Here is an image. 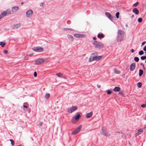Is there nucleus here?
<instances>
[{
  "instance_id": "obj_9",
  "label": "nucleus",
  "mask_w": 146,
  "mask_h": 146,
  "mask_svg": "<svg viewBox=\"0 0 146 146\" xmlns=\"http://www.w3.org/2000/svg\"><path fill=\"white\" fill-rule=\"evenodd\" d=\"M136 64L135 63H132L130 66V69L131 71H133L135 68Z\"/></svg>"
},
{
  "instance_id": "obj_32",
  "label": "nucleus",
  "mask_w": 146,
  "mask_h": 146,
  "mask_svg": "<svg viewBox=\"0 0 146 146\" xmlns=\"http://www.w3.org/2000/svg\"><path fill=\"white\" fill-rule=\"evenodd\" d=\"M137 86L139 88H141L142 86V83L141 82H139L137 84Z\"/></svg>"
},
{
  "instance_id": "obj_15",
  "label": "nucleus",
  "mask_w": 146,
  "mask_h": 146,
  "mask_svg": "<svg viewBox=\"0 0 146 146\" xmlns=\"http://www.w3.org/2000/svg\"><path fill=\"white\" fill-rule=\"evenodd\" d=\"M143 131L142 129H139L138 131V132L135 134V136H137L141 134L142 132Z\"/></svg>"
},
{
  "instance_id": "obj_35",
  "label": "nucleus",
  "mask_w": 146,
  "mask_h": 146,
  "mask_svg": "<svg viewBox=\"0 0 146 146\" xmlns=\"http://www.w3.org/2000/svg\"><path fill=\"white\" fill-rule=\"evenodd\" d=\"M139 4V3L138 2H136L135 3L133 4V6L134 7H137Z\"/></svg>"
},
{
  "instance_id": "obj_44",
  "label": "nucleus",
  "mask_w": 146,
  "mask_h": 146,
  "mask_svg": "<svg viewBox=\"0 0 146 146\" xmlns=\"http://www.w3.org/2000/svg\"><path fill=\"white\" fill-rule=\"evenodd\" d=\"M44 5V3H42L40 4V6H42Z\"/></svg>"
},
{
  "instance_id": "obj_53",
  "label": "nucleus",
  "mask_w": 146,
  "mask_h": 146,
  "mask_svg": "<svg viewBox=\"0 0 146 146\" xmlns=\"http://www.w3.org/2000/svg\"><path fill=\"white\" fill-rule=\"evenodd\" d=\"M97 86L98 88H100L101 87V86L100 85H97Z\"/></svg>"
},
{
  "instance_id": "obj_59",
  "label": "nucleus",
  "mask_w": 146,
  "mask_h": 146,
  "mask_svg": "<svg viewBox=\"0 0 146 146\" xmlns=\"http://www.w3.org/2000/svg\"><path fill=\"white\" fill-rule=\"evenodd\" d=\"M143 68L144 69H145V67H143Z\"/></svg>"
},
{
  "instance_id": "obj_34",
  "label": "nucleus",
  "mask_w": 146,
  "mask_h": 146,
  "mask_svg": "<svg viewBox=\"0 0 146 146\" xmlns=\"http://www.w3.org/2000/svg\"><path fill=\"white\" fill-rule=\"evenodd\" d=\"M142 21V19L141 18H139L138 19V21L139 23H140Z\"/></svg>"
},
{
  "instance_id": "obj_57",
  "label": "nucleus",
  "mask_w": 146,
  "mask_h": 146,
  "mask_svg": "<svg viewBox=\"0 0 146 146\" xmlns=\"http://www.w3.org/2000/svg\"><path fill=\"white\" fill-rule=\"evenodd\" d=\"M21 4L22 5H23V2H22V3H21Z\"/></svg>"
},
{
  "instance_id": "obj_28",
  "label": "nucleus",
  "mask_w": 146,
  "mask_h": 146,
  "mask_svg": "<svg viewBox=\"0 0 146 146\" xmlns=\"http://www.w3.org/2000/svg\"><path fill=\"white\" fill-rule=\"evenodd\" d=\"M9 141L11 142V144L13 146L14 145L15 143L14 141L12 139H10Z\"/></svg>"
},
{
  "instance_id": "obj_23",
  "label": "nucleus",
  "mask_w": 146,
  "mask_h": 146,
  "mask_svg": "<svg viewBox=\"0 0 146 146\" xmlns=\"http://www.w3.org/2000/svg\"><path fill=\"white\" fill-rule=\"evenodd\" d=\"M5 45V43L4 42H0V45H1L2 47H4Z\"/></svg>"
},
{
  "instance_id": "obj_16",
  "label": "nucleus",
  "mask_w": 146,
  "mask_h": 146,
  "mask_svg": "<svg viewBox=\"0 0 146 146\" xmlns=\"http://www.w3.org/2000/svg\"><path fill=\"white\" fill-rule=\"evenodd\" d=\"M19 8L18 6H15L12 7V9L13 12L17 11L19 10Z\"/></svg>"
},
{
  "instance_id": "obj_12",
  "label": "nucleus",
  "mask_w": 146,
  "mask_h": 146,
  "mask_svg": "<svg viewBox=\"0 0 146 146\" xmlns=\"http://www.w3.org/2000/svg\"><path fill=\"white\" fill-rule=\"evenodd\" d=\"M93 113L92 111H91L89 113H87L86 114V118H89L92 117V115Z\"/></svg>"
},
{
  "instance_id": "obj_33",
  "label": "nucleus",
  "mask_w": 146,
  "mask_h": 146,
  "mask_svg": "<svg viewBox=\"0 0 146 146\" xmlns=\"http://www.w3.org/2000/svg\"><path fill=\"white\" fill-rule=\"evenodd\" d=\"M141 59L142 60H144L146 59V55L144 56H142L141 57Z\"/></svg>"
},
{
  "instance_id": "obj_43",
  "label": "nucleus",
  "mask_w": 146,
  "mask_h": 146,
  "mask_svg": "<svg viewBox=\"0 0 146 146\" xmlns=\"http://www.w3.org/2000/svg\"><path fill=\"white\" fill-rule=\"evenodd\" d=\"M33 55V53H31V54H27V56H31Z\"/></svg>"
},
{
  "instance_id": "obj_55",
  "label": "nucleus",
  "mask_w": 146,
  "mask_h": 146,
  "mask_svg": "<svg viewBox=\"0 0 146 146\" xmlns=\"http://www.w3.org/2000/svg\"><path fill=\"white\" fill-rule=\"evenodd\" d=\"M2 17H1V15H0V19L2 18Z\"/></svg>"
},
{
  "instance_id": "obj_39",
  "label": "nucleus",
  "mask_w": 146,
  "mask_h": 146,
  "mask_svg": "<svg viewBox=\"0 0 146 146\" xmlns=\"http://www.w3.org/2000/svg\"><path fill=\"white\" fill-rule=\"evenodd\" d=\"M141 107L142 108H145L146 106V103L145 104H143L141 105Z\"/></svg>"
},
{
  "instance_id": "obj_60",
  "label": "nucleus",
  "mask_w": 146,
  "mask_h": 146,
  "mask_svg": "<svg viewBox=\"0 0 146 146\" xmlns=\"http://www.w3.org/2000/svg\"><path fill=\"white\" fill-rule=\"evenodd\" d=\"M145 128H146V126L145 127Z\"/></svg>"
},
{
  "instance_id": "obj_13",
  "label": "nucleus",
  "mask_w": 146,
  "mask_h": 146,
  "mask_svg": "<svg viewBox=\"0 0 146 146\" xmlns=\"http://www.w3.org/2000/svg\"><path fill=\"white\" fill-rule=\"evenodd\" d=\"M74 36L77 38H82L84 37V35H83L80 34H74Z\"/></svg>"
},
{
  "instance_id": "obj_2",
  "label": "nucleus",
  "mask_w": 146,
  "mask_h": 146,
  "mask_svg": "<svg viewBox=\"0 0 146 146\" xmlns=\"http://www.w3.org/2000/svg\"><path fill=\"white\" fill-rule=\"evenodd\" d=\"M94 54L97 55V52H95L92 54L89 60V62H91L94 60H99L101 59L102 58L101 56H94Z\"/></svg>"
},
{
  "instance_id": "obj_27",
  "label": "nucleus",
  "mask_w": 146,
  "mask_h": 146,
  "mask_svg": "<svg viewBox=\"0 0 146 146\" xmlns=\"http://www.w3.org/2000/svg\"><path fill=\"white\" fill-rule=\"evenodd\" d=\"M116 135H119L120 136H122L123 134L121 133H120L119 132H116Z\"/></svg>"
},
{
  "instance_id": "obj_56",
  "label": "nucleus",
  "mask_w": 146,
  "mask_h": 146,
  "mask_svg": "<svg viewBox=\"0 0 146 146\" xmlns=\"http://www.w3.org/2000/svg\"><path fill=\"white\" fill-rule=\"evenodd\" d=\"M125 26H126L127 27H128V25H127V24H126V25H125Z\"/></svg>"
},
{
  "instance_id": "obj_41",
  "label": "nucleus",
  "mask_w": 146,
  "mask_h": 146,
  "mask_svg": "<svg viewBox=\"0 0 146 146\" xmlns=\"http://www.w3.org/2000/svg\"><path fill=\"white\" fill-rule=\"evenodd\" d=\"M119 94L120 95H121V96H123V95H124V94L122 91H120L119 92Z\"/></svg>"
},
{
  "instance_id": "obj_49",
  "label": "nucleus",
  "mask_w": 146,
  "mask_h": 146,
  "mask_svg": "<svg viewBox=\"0 0 146 146\" xmlns=\"http://www.w3.org/2000/svg\"><path fill=\"white\" fill-rule=\"evenodd\" d=\"M23 107L24 108H27V106L26 105H23Z\"/></svg>"
},
{
  "instance_id": "obj_5",
  "label": "nucleus",
  "mask_w": 146,
  "mask_h": 146,
  "mask_svg": "<svg viewBox=\"0 0 146 146\" xmlns=\"http://www.w3.org/2000/svg\"><path fill=\"white\" fill-rule=\"evenodd\" d=\"M82 126L81 125H80L79 126H78V127H77L74 131L72 133V135H76L78 133L80 130L81 128H82Z\"/></svg>"
},
{
  "instance_id": "obj_52",
  "label": "nucleus",
  "mask_w": 146,
  "mask_h": 146,
  "mask_svg": "<svg viewBox=\"0 0 146 146\" xmlns=\"http://www.w3.org/2000/svg\"><path fill=\"white\" fill-rule=\"evenodd\" d=\"M93 40H95L96 39V38L95 37H94L93 38Z\"/></svg>"
},
{
  "instance_id": "obj_20",
  "label": "nucleus",
  "mask_w": 146,
  "mask_h": 146,
  "mask_svg": "<svg viewBox=\"0 0 146 146\" xmlns=\"http://www.w3.org/2000/svg\"><path fill=\"white\" fill-rule=\"evenodd\" d=\"M97 36L98 38H103L104 37V35L102 33V34L98 33V35Z\"/></svg>"
},
{
  "instance_id": "obj_10",
  "label": "nucleus",
  "mask_w": 146,
  "mask_h": 146,
  "mask_svg": "<svg viewBox=\"0 0 146 146\" xmlns=\"http://www.w3.org/2000/svg\"><path fill=\"white\" fill-rule=\"evenodd\" d=\"M102 134L103 135L106 136L107 134L106 132V128L105 127H102Z\"/></svg>"
},
{
  "instance_id": "obj_46",
  "label": "nucleus",
  "mask_w": 146,
  "mask_h": 146,
  "mask_svg": "<svg viewBox=\"0 0 146 146\" xmlns=\"http://www.w3.org/2000/svg\"><path fill=\"white\" fill-rule=\"evenodd\" d=\"M8 52V51L7 50H4V53L5 54H7Z\"/></svg>"
},
{
  "instance_id": "obj_7",
  "label": "nucleus",
  "mask_w": 146,
  "mask_h": 146,
  "mask_svg": "<svg viewBox=\"0 0 146 146\" xmlns=\"http://www.w3.org/2000/svg\"><path fill=\"white\" fill-rule=\"evenodd\" d=\"M33 14V11L29 9L27 11L26 15L28 17H31Z\"/></svg>"
},
{
  "instance_id": "obj_47",
  "label": "nucleus",
  "mask_w": 146,
  "mask_h": 146,
  "mask_svg": "<svg viewBox=\"0 0 146 146\" xmlns=\"http://www.w3.org/2000/svg\"><path fill=\"white\" fill-rule=\"evenodd\" d=\"M146 43V42L145 41H144L142 43V45H144Z\"/></svg>"
},
{
  "instance_id": "obj_36",
  "label": "nucleus",
  "mask_w": 146,
  "mask_h": 146,
  "mask_svg": "<svg viewBox=\"0 0 146 146\" xmlns=\"http://www.w3.org/2000/svg\"><path fill=\"white\" fill-rule=\"evenodd\" d=\"M119 12H117L116 13L115 16H116V17L117 18H119Z\"/></svg>"
},
{
  "instance_id": "obj_18",
  "label": "nucleus",
  "mask_w": 146,
  "mask_h": 146,
  "mask_svg": "<svg viewBox=\"0 0 146 146\" xmlns=\"http://www.w3.org/2000/svg\"><path fill=\"white\" fill-rule=\"evenodd\" d=\"M120 90V87H116L113 89V90L115 92L119 91Z\"/></svg>"
},
{
  "instance_id": "obj_38",
  "label": "nucleus",
  "mask_w": 146,
  "mask_h": 146,
  "mask_svg": "<svg viewBox=\"0 0 146 146\" xmlns=\"http://www.w3.org/2000/svg\"><path fill=\"white\" fill-rule=\"evenodd\" d=\"M6 11H7V14H10L11 13V11L10 10L7 9Z\"/></svg>"
},
{
  "instance_id": "obj_1",
  "label": "nucleus",
  "mask_w": 146,
  "mask_h": 146,
  "mask_svg": "<svg viewBox=\"0 0 146 146\" xmlns=\"http://www.w3.org/2000/svg\"><path fill=\"white\" fill-rule=\"evenodd\" d=\"M118 35L117 41V42L122 41L124 39V32L121 29H119L118 31Z\"/></svg>"
},
{
  "instance_id": "obj_19",
  "label": "nucleus",
  "mask_w": 146,
  "mask_h": 146,
  "mask_svg": "<svg viewBox=\"0 0 146 146\" xmlns=\"http://www.w3.org/2000/svg\"><path fill=\"white\" fill-rule=\"evenodd\" d=\"M67 37L69 39H70L71 41L73 40L74 38L72 35H67Z\"/></svg>"
},
{
  "instance_id": "obj_29",
  "label": "nucleus",
  "mask_w": 146,
  "mask_h": 146,
  "mask_svg": "<svg viewBox=\"0 0 146 146\" xmlns=\"http://www.w3.org/2000/svg\"><path fill=\"white\" fill-rule=\"evenodd\" d=\"M80 114H78L76 117L75 119L76 120H78L80 117Z\"/></svg>"
},
{
  "instance_id": "obj_14",
  "label": "nucleus",
  "mask_w": 146,
  "mask_h": 146,
  "mask_svg": "<svg viewBox=\"0 0 146 146\" xmlns=\"http://www.w3.org/2000/svg\"><path fill=\"white\" fill-rule=\"evenodd\" d=\"M133 12L135 13L136 15H138L139 13V11L136 8H134L133 10Z\"/></svg>"
},
{
  "instance_id": "obj_37",
  "label": "nucleus",
  "mask_w": 146,
  "mask_h": 146,
  "mask_svg": "<svg viewBox=\"0 0 146 146\" xmlns=\"http://www.w3.org/2000/svg\"><path fill=\"white\" fill-rule=\"evenodd\" d=\"M107 92L108 94H110L111 93V92L110 90H107Z\"/></svg>"
},
{
  "instance_id": "obj_61",
  "label": "nucleus",
  "mask_w": 146,
  "mask_h": 146,
  "mask_svg": "<svg viewBox=\"0 0 146 146\" xmlns=\"http://www.w3.org/2000/svg\"><path fill=\"white\" fill-rule=\"evenodd\" d=\"M145 62H146V60L145 61Z\"/></svg>"
},
{
  "instance_id": "obj_6",
  "label": "nucleus",
  "mask_w": 146,
  "mask_h": 146,
  "mask_svg": "<svg viewBox=\"0 0 146 146\" xmlns=\"http://www.w3.org/2000/svg\"><path fill=\"white\" fill-rule=\"evenodd\" d=\"M77 109V107L76 106H73L71 108L67 110L68 112V113H72L76 110Z\"/></svg>"
},
{
  "instance_id": "obj_58",
  "label": "nucleus",
  "mask_w": 146,
  "mask_h": 146,
  "mask_svg": "<svg viewBox=\"0 0 146 146\" xmlns=\"http://www.w3.org/2000/svg\"><path fill=\"white\" fill-rule=\"evenodd\" d=\"M17 146H20V145H17Z\"/></svg>"
},
{
  "instance_id": "obj_51",
  "label": "nucleus",
  "mask_w": 146,
  "mask_h": 146,
  "mask_svg": "<svg viewBox=\"0 0 146 146\" xmlns=\"http://www.w3.org/2000/svg\"><path fill=\"white\" fill-rule=\"evenodd\" d=\"M61 78H63L64 79H66L65 77L64 76H63L62 75V77H61Z\"/></svg>"
},
{
  "instance_id": "obj_4",
  "label": "nucleus",
  "mask_w": 146,
  "mask_h": 146,
  "mask_svg": "<svg viewBox=\"0 0 146 146\" xmlns=\"http://www.w3.org/2000/svg\"><path fill=\"white\" fill-rule=\"evenodd\" d=\"M32 50L36 52H42L44 50L43 48L39 46L34 47L33 48Z\"/></svg>"
},
{
  "instance_id": "obj_21",
  "label": "nucleus",
  "mask_w": 146,
  "mask_h": 146,
  "mask_svg": "<svg viewBox=\"0 0 146 146\" xmlns=\"http://www.w3.org/2000/svg\"><path fill=\"white\" fill-rule=\"evenodd\" d=\"M21 26V24L20 23L14 25V28L15 29H18Z\"/></svg>"
},
{
  "instance_id": "obj_17",
  "label": "nucleus",
  "mask_w": 146,
  "mask_h": 146,
  "mask_svg": "<svg viewBox=\"0 0 146 146\" xmlns=\"http://www.w3.org/2000/svg\"><path fill=\"white\" fill-rule=\"evenodd\" d=\"M7 14V11H5L3 12H2L1 14L0 15L2 17H4V16H5Z\"/></svg>"
},
{
  "instance_id": "obj_26",
  "label": "nucleus",
  "mask_w": 146,
  "mask_h": 146,
  "mask_svg": "<svg viewBox=\"0 0 146 146\" xmlns=\"http://www.w3.org/2000/svg\"><path fill=\"white\" fill-rule=\"evenodd\" d=\"M50 97V95L49 93H46L45 96V98L46 99Z\"/></svg>"
},
{
  "instance_id": "obj_54",
  "label": "nucleus",
  "mask_w": 146,
  "mask_h": 146,
  "mask_svg": "<svg viewBox=\"0 0 146 146\" xmlns=\"http://www.w3.org/2000/svg\"><path fill=\"white\" fill-rule=\"evenodd\" d=\"M134 17V15H132L131 16V18H133Z\"/></svg>"
},
{
  "instance_id": "obj_50",
  "label": "nucleus",
  "mask_w": 146,
  "mask_h": 146,
  "mask_svg": "<svg viewBox=\"0 0 146 146\" xmlns=\"http://www.w3.org/2000/svg\"><path fill=\"white\" fill-rule=\"evenodd\" d=\"M131 52L132 53H133L134 52V50L133 49H132L131 50Z\"/></svg>"
},
{
  "instance_id": "obj_31",
  "label": "nucleus",
  "mask_w": 146,
  "mask_h": 146,
  "mask_svg": "<svg viewBox=\"0 0 146 146\" xmlns=\"http://www.w3.org/2000/svg\"><path fill=\"white\" fill-rule=\"evenodd\" d=\"M134 60L136 62H138L139 61V58L138 57H135L134 58Z\"/></svg>"
},
{
  "instance_id": "obj_8",
  "label": "nucleus",
  "mask_w": 146,
  "mask_h": 146,
  "mask_svg": "<svg viewBox=\"0 0 146 146\" xmlns=\"http://www.w3.org/2000/svg\"><path fill=\"white\" fill-rule=\"evenodd\" d=\"M44 62V60L43 59L40 58L36 60L35 64L36 65H40Z\"/></svg>"
},
{
  "instance_id": "obj_40",
  "label": "nucleus",
  "mask_w": 146,
  "mask_h": 146,
  "mask_svg": "<svg viewBox=\"0 0 146 146\" xmlns=\"http://www.w3.org/2000/svg\"><path fill=\"white\" fill-rule=\"evenodd\" d=\"M66 29H68V30H70V31H73V30L72 29H69V28H64L63 29V30L64 31H65L66 30Z\"/></svg>"
},
{
  "instance_id": "obj_24",
  "label": "nucleus",
  "mask_w": 146,
  "mask_h": 146,
  "mask_svg": "<svg viewBox=\"0 0 146 146\" xmlns=\"http://www.w3.org/2000/svg\"><path fill=\"white\" fill-rule=\"evenodd\" d=\"M56 75L58 77L61 78L62 77V74L60 73H56Z\"/></svg>"
},
{
  "instance_id": "obj_25",
  "label": "nucleus",
  "mask_w": 146,
  "mask_h": 146,
  "mask_svg": "<svg viewBox=\"0 0 146 146\" xmlns=\"http://www.w3.org/2000/svg\"><path fill=\"white\" fill-rule=\"evenodd\" d=\"M114 72L116 74H119L120 72V71L118 70L117 69H114Z\"/></svg>"
},
{
  "instance_id": "obj_3",
  "label": "nucleus",
  "mask_w": 146,
  "mask_h": 146,
  "mask_svg": "<svg viewBox=\"0 0 146 146\" xmlns=\"http://www.w3.org/2000/svg\"><path fill=\"white\" fill-rule=\"evenodd\" d=\"M93 44L95 48L98 49L102 48L104 46L103 44L100 42L96 41L93 42Z\"/></svg>"
},
{
  "instance_id": "obj_11",
  "label": "nucleus",
  "mask_w": 146,
  "mask_h": 146,
  "mask_svg": "<svg viewBox=\"0 0 146 146\" xmlns=\"http://www.w3.org/2000/svg\"><path fill=\"white\" fill-rule=\"evenodd\" d=\"M105 15L110 20H112L113 19V17L111 16V15L109 13L106 12Z\"/></svg>"
},
{
  "instance_id": "obj_22",
  "label": "nucleus",
  "mask_w": 146,
  "mask_h": 146,
  "mask_svg": "<svg viewBox=\"0 0 146 146\" xmlns=\"http://www.w3.org/2000/svg\"><path fill=\"white\" fill-rule=\"evenodd\" d=\"M143 73V71L142 69H140L139 70V76H141Z\"/></svg>"
},
{
  "instance_id": "obj_45",
  "label": "nucleus",
  "mask_w": 146,
  "mask_h": 146,
  "mask_svg": "<svg viewBox=\"0 0 146 146\" xmlns=\"http://www.w3.org/2000/svg\"><path fill=\"white\" fill-rule=\"evenodd\" d=\"M143 50L146 52V46H145L143 48Z\"/></svg>"
},
{
  "instance_id": "obj_48",
  "label": "nucleus",
  "mask_w": 146,
  "mask_h": 146,
  "mask_svg": "<svg viewBox=\"0 0 146 146\" xmlns=\"http://www.w3.org/2000/svg\"><path fill=\"white\" fill-rule=\"evenodd\" d=\"M42 124H43V123L42 122H41L40 123V127L41 126H42Z\"/></svg>"
},
{
  "instance_id": "obj_42",
  "label": "nucleus",
  "mask_w": 146,
  "mask_h": 146,
  "mask_svg": "<svg viewBox=\"0 0 146 146\" xmlns=\"http://www.w3.org/2000/svg\"><path fill=\"white\" fill-rule=\"evenodd\" d=\"M34 75L35 77H36L37 76V74L36 72H35L34 73Z\"/></svg>"
},
{
  "instance_id": "obj_30",
  "label": "nucleus",
  "mask_w": 146,
  "mask_h": 146,
  "mask_svg": "<svg viewBox=\"0 0 146 146\" xmlns=\"http://www.w3.org/2000/svg\"><path fill=\"white\" fill-rule=\"evenodd\" d=\"M144 52L143 50H141L139 52V55H143L144 54Z\"/></svg>"
}]
</instances>
